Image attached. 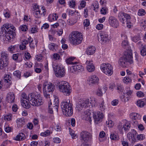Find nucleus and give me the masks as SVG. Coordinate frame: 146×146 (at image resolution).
I'll list each match as a JSON object with an SVG mask.
<instances>
[{
	"label": "nucleus",
	"mask_w": 146,
	"mask_h": 146,
	"mask_svg": "<svg viewBox=\"0 0 146 146\" xmlns=\"http://www.w3.org/2000/svg\"><path fill=\"white\" fill-rule=\"evenodd\" d=\"M137 96L139 97H143L144 96V93L141 91H138L137 93Z\"/></svg>",
	"instance_id": "774afa93"
},
{
	"label": "nucleus",
	"mask_w": 146,
	"mask_h": 146,
	"mask_svg": "<svg viewBox=\"0 0 146 146\" xmlns=\"http://www.w3.org/2000/svg\"><path fill=\"white\" fill-rule=\"evenodd\" d=\"M49 49L52 50H56L58 46L57 45L54 43H51L48 45Z\"/></svg>",
	"instance_id": "f704fd0d"
},
{
	"label": "nucleus",
	"mask_w": 146,
	"mask_h": 146,
	"mask_svg": "<svg viewBox=\"0 0 146 146\" xmlns=\"http://www.w3.org/2000/svg\"><path fill=\"white\" fill-rule=\"evenodd\" d=\"M49 101L48 104V110L49 113L51 114H52L53 113V111L52 110V108H51V107H52L54 109H55L57 111H58L59 104L58 100L57 99H55V100L54 101L53 105H52L51 101V100L50 98L49 99Z\"/></svg>",
	"instance_id": "f8f14e48"
},
{
	"label": "nucleus",
	"mask_w": 146,
	"mask_h": 146,
	"mask_svg": "<svg viewBox=\"0 0 146 146\" xmlns=\"http://www.w3.org/2000/svg\"><path fill=\"white\" fill-rule=\"evenodd\" d=\"M43 90L45 97L49 99L50 98V94H51L54 90V85L51 83L45 82L43 84Z\"/></svg>",
	"instance_id": "0eeeda50"
},
{
	"label": "nucleus",
	"mask_w": 146,
	"mask_h": 146,
	"mask_svg": "<svg viewBox=\"0 0 146 146\" xmlns=\"http://www.w3.org/2000/svg\"><path fill=\"white\" fill-rule=\"evenodd\" d=\"M97 95L99 96H102V95L103 92L102 89L100 88H98L96 92Z\"/></svg>",
	"instance_id": "13d9d810"
},
{
	"label": "nucleus",
	"mask_w": 146,
	"mask_h": 146,
	"mask_svg": "<svg viewBox=\"0 0 146 146\" xmlns=\"http://www.w3.org/2000/svg\"><path fill=\"white\" fill-rule=\"evenodd\" d=\"M28 29V27L26 25H21L19 27V30L22 31H26Z\"/></svg>",
	"instance_id": "79ce46f5"
},
{
	"label": "nucleus",
	"mask_w": 146,
	"mask_h": 146,
	"mask_svg": "<svg viewBox=\"0 0 146 146\" xmlns=\"http://www.w3.org/2000/svg\"><path fill=\"white\" fill-rule=\"evenodd\" d=\"M50 132L49 130H46L45 132H42L40 134V135L42 136H47L50 135Z\"/></svg>",
	"instance_id": "49530a36"
},
{
	"label": "nucleus",
	"mask_w": 146,
	"mask_h": 146,
	"mask_svg": "<svg viewBox=\"0 0 146 146\" xmlns=\"http://www.w3.org/2000/svg\"><path fill=\"white\" fill-rule=\"evenodd\" d=\"M22 97L21 98V105L23 107L28 108L29 107V106L28 104H27V106H26V105H24V101H26V102L27 101V99H28V98H27V96L25 93H22L21 95Z\"/></svg>",
	"instance_id": "a878e982"
},
{
	"label": "nucleus",
	"mask_w": 146,
	"mask_h": 146,
	"mask_svg": "<svg viewBox=\"0 0 146 146\" xmlns=\"http://www.w3.org/2000/svg\"><path fill=\"white\" fill-rule=\"evenodd\" d=\"M40 11H39V10H37V9L36 10V11H35V12L34 13V14L36 18H39L40 17L41 15L40 14Z\"/></svg>",
	"instance_id": "09e8293b"
},
{
	"label": "nucleus",
	"mask_w": 146,
	"mask_h": 146,
	"mask_svg": "<svg viewBox=\"0 0 146 146\" xmlns=\"http://www.w3.org/2000/svg\"><path fill=\"white\" fill-rule=\"evenodd\" d=\"M25 138V135L22 133H19L16 137L14 138V140L16 141H22Z\"/></svg>",
	"instance_id": "c85d7f7f"
},
{
	"label": "nucleus",
	"mask_w": 146,
	"mask_h": 146,
	"mask_svg": "<svg viewBox=\"0 0 146 146\" xmlns=\"http://www.w3.org/2000/svg\"><path fill=\"white\" fill-rule=\"evenodd\" d=\"M109 25L114 28H117L119 26V22L117 19L113 16H110L108 19Z\"/></svg>",
	"instance_id": "dca6fc26"
},
{
	"label": "nucleus",
	"mask_w": 146,
	"mask_h": 146,
	"mask_svg": "<svg viewBox=\"0 0 146 146\" xmlns=\"http://www.w3.org/2000/svg\"><path fill=\"white\" fill-rule=\"evenodd\" d=\"M76 20H73L72 19H69L67 20V23L69 25H72L76 23Z\"/></svg>",
	"instance_id": "a18cd8bd"
},
{
	"label": "nucleus",
	"mask_w": 146,
	"mask_h": 146,
	"mask_svg": "<svg viewBox=\"0 0 146 146\" xmlns=\"http://www.w3.org/2000/svg\"><path fill=\"white\" fill-rule=\"evenodd\" d=\"M14 31H12L11 30H8V32L5 33V36L6 40H9L13 38V37L15 35Z\"/></svg>",
	"instance_id": "4be33fe9"
},
{
	"label": "nucleus",
	"mask_w": 146,
	"mask_h": 146,
	"mask_svg": "<svg viewBox=\"0 0 146 146\" xmlns=\"http://www.w3.org/2000/svg\"><path fill=\"white\" fill-rule=\"evenodd\" d=\"M96 99L94 98H90V100L88 99L81 100L76 106L78 111H80L83 108H86L91 105L92 107L95 106L96 104Z\"/></svg>",
	"instance_id": "20e7f679"
},
{
	"label": "nucleus",
	"mask_w": 146,
	"mask_h": 146,
	"mask_svg": "<svg viewBox=\"0 0 146 146\" xmlns=\"http://www.w3.org/2000/svg\"><path fill=\"white\" fill-rule=\"evenodd\" d=\"M12 58L13 60L17 61L19 62H21L22 60V55L19 53L14 54L12 56Z\"/></svg>",
	"instance_id": "bb28decb"
},
{
	"label": "nucleus",
	"mask_w": 146,
	"mask_h": 146,
	"mask_svg": "<svg viewBox=\"0 0 146 146\" xmlns=\"http://www.w3.org/2000/svg\"><path fill=\"white\" fill-rule=\"evenodd\" d=\"M72 105L69 100L61 102V108L64 115L66 116L69 117L72 115L73 110Z\"/></svg>",
	"instance_id": "39448f33"
},
{
	"label": "nucleus",
	"mask_w": 146,
	"mask_h": 146,
	"mask_svg": "<svg viewBox=\"0 0 146 146\" xmlns=\"http://www.w3.org/2000/svg\"><path fill=\"white\" fill-rule=\"evenodd\" d=\"M121 45L122 47L124 48H125L127 47L128 46V44L127 41L126 40H123L122 42Z\"/></svg>",
	"instance_id": "8fccbe9b"
},
{
	"label": "nucleus",
	"mask_w": 146,
	"mask_h": 146,
	"mask_svg": "<svg viewBox=\"0 0 146 146\" xmlns=\"http://www.w3.org/2000/svg\"><path fill=\"white\" fill-rule=\"evenodd\" d=\"M58 17L56 13H52L50 14L48 17V20L50 22L56 20L58 18Z\"/></svg>",
	"instance_id": "cd10ccee"
},
{
	"label": "nucleus",
	"mask_w": 146,
	"mask_h": 146,
	"mask_svg": "<svg viewBox=\"0 0 146 146\" xmlns=\"http://www.w3.org/2000/svg\"><path fill=\"white\" fill-rule=\"evenodd\" d=\"M131 126V124L129 122L126 121L123 124L122 123H119L117 125V127L119 131L121 132H122L123 129L125 131L129 130Z\"/></svg>",
	"instance_id": "2eb2a0df"
},
{
	"label": "nucleus",
	"mask_w": 146,
	"mask_h": 146,
	"mask_svg": "<svg viewBox=\"0 0 146 146\" xmlns=\"http://www.w3.org/2000/svg\"><path fill=\"white\" fill-rule=\"evenodd\" d=\"M110 138L111 140L117 141L119 139V137L118 135L114 133H111L110 135Z\"/></svg>",
	"instance_id": "c9c22d12"
},
{
	"label": "nucleus",
	"mask_w": 146,
	"mask_h": 146,
	"mask_svg": "<svg viewBox=\"0 0 146 146\" xmlns=\"http://www.w3.org/2000/svg\"><path fill=\"white\" fill-rule=\"evenodd\" d=\"M7 62H5L4 60H3L2 59H0V69H3L5 67L7 66L8 64Z\"/></svg>",
	"instance_id": "473e14b6"
},
{
	"label": "nucleus",
	"mask_w": 146,
	"mask_h": 146,
	"mask_svg": "<svg viewBox=\"0 0 146 146\" xmlns=\"http://www.w3.org/2000/svg\"><path fill=\"white\" fill-rule=\"evenodd\" d=\"M54 70L57 77H62L64 76L65 74L64 68L60 64L54 65L53 66Z\"/></svg>",
	"instance_id": "9d476101"
},
{
	"label": "nucleus",
	"mask_w": 146,
	"mask_h": 146,
	"mask_svg": "<svg viewBox=\"0 0 146 146\" xmlns=\"http://www.w3.org/2000/svg\"><path fill=\"white\" fill-rule=\"evenodd\" d=\"M106 123L108 125V127H112L114 125V123L111 120H108L106 122Z\"/></svg>",
	"instance_id": "3c124183"
},
{
	"label": "nucleus",
	"mask_w": 146,
	"mask_h": 146,
	"mask_svg": "<svg viewBox=\"0 0 146 146\" xmlns=\"http://www.w3.org/2000/svg\"><path fill=\"white\" fill-rule=\"evenodd\" d=\"M137 105L140 107H142L145 105V103L143 101L141 100H138L136 103Z\"/></svg>",
	"instance_id": "ea45409f"
},
{
	"label": "nucleus",
	"mask_w": 146,
	"mask_h": 146,
	"mask_svg": "<svg viewBox=\"0 0 146 146\" xmlns=\"http://www.w3.org/2000/svg\"><path fill=\"white\" fill-rule=\"evenodd\" d=\"M36 58L37 60L39 62H41L43 60L42 56L41 54L36 55Z\"/></svg>",
	"instance_id": "864d4df0"
},
{
	"label": "nucleus",
	"mask_w": 146,
	"mask_h": 146,
	"mask_svg": "<svg viewBox=\"0 0 146 146\" xmlns=\"http://www.w3.org/2000/svg\"><path fill=\"white\" fill-rule=\"evenodd\" d=\"M91 115V113L89 111H85L82 116V119L84 120L88 121L90 123H91L92 121Z\"/></svg>",
	"instance_id": "5701e85b"
},
{
	"label": "nucleus",
	"mask_w": 146,
	"mask_h": 146,
	"mask_svg": "<svg viewBox=\"0 0 146 146\" xmlns=\"http://www.w3.org/2000/svg\"><path fill=\"white\" fill-rule=\"evenodd\" d=\"M118 100L116 99L114 100L111 102V104L113 106H116L118 104Z\"/></svg>",
	"instance_id": "69168bd1"
},
{
	"label": "nucleus",
	"mask_w": 146,
	"mask_h": 146,
	"mask_svg": "<svg viewBox=\"0 0 146 146\" xmlns=\"http://www.w3.org/2000/svg\"><path fill=\"white\" fill-rule=\"evenodd\" d=\"M104 117L103 114L99 111H98L95 113H94L93 114V117L94 120V122L96 124H98V123L101 122L104 118Z\"/></svg>",
	"instance_id": "ddd939ff"
},
{
	"label": "nucleus",
	"mask_w": 146,
	"mask_h": 146,
	"mask_svg": "<svg viewBox=\"0 0 146 146\" xmlns=\"http://www.w3.org/2000/svg\"><path fill=\"white\" fill-rule=\"evenodd\" d=\"M146 13V12L145 10L143 9H140L138 13V15L139 16L144 15Z\"/></svg>",
	"instance_id": "de8ad7c7"
},
{
	"label": "nucleus",
	"mask_w": 146,
	"mask_h": 146,
	"mask_svg": "<svg viewBox=\"0 0 146 146\" xmlns=\"http://www.w3.org/2000/svg\"><path fill=\"white\" fill-rule=\"evenodd\" d=\"M132 40L135 42H136L139 40L140 39L139 35L136 36H134L132 38Z\"/></svg>",
	"instance_id": "4d7b16f0"
},
{
	"label": "nucleus",
	"mask_w": 146,
	"mask_h": 146,
	"mask_svg": "<svg viewBox=\"0 0 146 146\" xmlns=\"http://www.w3.org/2000/svg\"><path fill=\"white\" fill-rule=\"evenodd\" d=\"M2 33H3L4 31V33H6L8 32V30H11L13 31H15L16 29L15 27L9 23L5 24L3 25V27L1 28Z\"/></svg>",
	"instance_id": "a211bd4d"
},
{
	"label": "nucleus",
	"mask_w": 146,
	"mask_h": 146,
	"mask_svg": "<svg viewBox=\"0 0 146 146\" xmlns=\"http://www.w3.org/2000/svg\"><path fill=\"white\" fill-rule=\"evenodd\" d=\"M141 54L143 56L146 55V44H145L141 49Z\"/></svg>",
	"instance_id": "58836bf2"
},
{
	"label": "nucleus",
	"mask_w": 146,
	"mask_h": 146,
	"mask_svg": "<svg viewBox=\"0 0 146 146\" xmlns=\"http://www.w3.org/2000/svg\"><path fill=\"white\" fill-rule=\"evenodd\" d=\"M37 42H34L33 41V42H31L29 43V46L32 49L35 48V45H36Z\"/></svg>",
	"instance_id": "5fc2aeb1"
},
{
	"label": "nucleus",
	"mask_w": 146,
	"mask_h": 146,
	"mask_svg": "<svg viewBox=\"0 0 146 146\" xmlns=\"http://www.w3.org/2000/svg\"><path fill=\"white\" fill-rule=\"evenodd\" d=\"M137 133L135 130H133L132 132H129L127 134V137L132 143L137 141L136 136Z\"/></svg>",
	"instance_id": "6ab92c4d"
},
{
	"label": "nucleus",
	"mask_w": 146,
	"mask_h": 146,
	"mask_svg": "<svg viewBox=\"0 0 146 146\" xmlns=\"http://www.w3.org/2000/svg\"><path fill=\"white\" fill-rule=\"evenodd\" d=\"M25 57L26 59L29 60L31 57V56L29 53L26 52L25 53Z\"/></svg>",
	"instance_id": "e2e57ef3"
},
{
	"label": "nucleus",
	"mask_w": 146,
	"mask_h": 146,
	"mask_svg": "<svg viewBox=\"0 0 146 146\" xmlns=\"http://www.w3.org/2000/svg\"><path fill=\"white\" fill-rule=\"evenodd\" d=\"M131 118L132 119L136 120L139 117V115L137 113H132L130 114Z\"/></svg>",
	"instance_id": "72a5a7b5"
},
{
	"label": "nucleus",
	"mask_w": 146,
	"mask_h": 146,
	"mask_svg": "<svg viewBox=\"0 0 146 146\" xmlns=\"http://www.w3.org/2000/svg\"><path fill=\"white\" fill-rule=\"evenodd\" d=\"M99 108L100 110L102 111H104L106 108L105 105V102L103 100L101 102H100L99 103Z\"/></svg>",
	"instance_id": "2f4dec72"
},
{
	"label": "nucleus",
	"mask_w": 146,
	"mask_h": 146,
	"mask_svg": "<svg viewBox=\"0 0 146 146\" xmlns=\"http://www.w3.org/2000/svg\"><path fill=\"white\" fill-rule=\"evenodd\" d=\"M128 63L130 64H132L133 63L132 53L130 51L125 52L123 57L121 58L119 62V64L123 67L127 66Z\"/></svg>",
	"instance_id": "7ed1b4c3"
},
{
	"label": "nucleus",
	"mask_w": 146,
	"mask_h": 146,
	"mask_svg": "<svg viewBox=\"0 0 146 146\" xmlns=\"http://www.w3.org/2000/svg\"><path fill=\"white\" fill-rule=\"evenodd\" d=\"M38 10L40 11V13L41 16L42 15L44 16L46 14V10L45 7L43 6L41 7V9H38Z\"/></svg>",
	"instance_id": "4c0bfd02"
},
{
	"label": "nucleus",
	"mask_w": 146,
	"mask_h": 146,
	"mask_svg": "<svg viewBox=\"0 0 146 146\" xmlns=\"http://www.w3.org/2000/svg\"><path fill=\"white\" fill-rule=\"evenodd\" d=\"M118 18L119 20L123 24H126L127 27L128 28H130L131 25L129 24V23H130V16L128 14L123 12H120L118 14Z\"/></svg>",
	"instance_id": "6e6552de"
},
{
	"label": "nucleus",
	"mask_w": 146,
	"mask_h": 146,
	"mask_svg": "<svg viewBox=\"0 0 146 146\" xmlns=\"http://www.w3.org/2000/svg\"><path fill=\"white\" fill-rule=\"evenodd\" d=\"M100 69L102 72L107 75L111 76L113 74V67L109 63H104L102 64L100 66Z\"/></svg>",
	"instance_id": "1a4fd4ad"
},
{
	"label": "nucleus",
	"mask_w": 146,
	"mask_h": 146,
	"mask_svg": "<svg viewBox=\"0 0 146 146\" xmlns=\"http://www.w3.org/2000/svg\"><path fill=\"white\" fill-rule=\"evenodd\" d=\"M81 140L86 142L90 141L92 139V135L88 132L86 131H82L80 134Z\"/></svg>",
	"instance_id": "f3484780"
},
{
	"label": "nucleus",
	"mask_w": 146,
	"mask_h": 146,
	"mask_svg": "<svg viewBox=\"0 0 146 146\" xmlns=\"http://www.w3.org/2000/svg\"><path fill=\"white\" fill-rule=\"evenodd\" d=\"M83 39L82 34L78 31L72 32L69 35V40L70 43L74 45L80 44Z\"/></svg>",
	"instance_id": "f03ea898"
},
{
	"label": "nucleus",
	"mask_w": 146,
	"mask_h": 146,
	"mask_svg": "<svg viewBox=\"0 0 146 146\" xmlns=\"http://www.w3.org/2000/svg\"><path fill=\"white\" fill-rule=\"evenodd\" d=\"M86 67L88 71L89 72L94 71L95 70V66L92 63V61L87 60L86 61Z\"/></svg>",
	"instance_id": "412c9836"
},
{
	"label": "nucleus",
	"mask_w": 146,
	"mask_h": 146,
	"mask_svg": "<svg viewBox=\"0 0 146 146\" xmlns=\"http://www.w3.org/2000/svg\"><path fill=\"white\" fill-rule=\"evenodd\" d=\"M24 119L23 118L18 119L16 120V122L18 127H21L25 123Z\"/></svg>",
	"instance_id": "7c9ffc66"
},
{
	"label": "nucleus",
	"mask_w": 146,
	"mask_h": 146,
	"mask_svg": "<svg viewBox=\"0 0 146 146\" xmlns=\"http://www.w3.org/2000/svg\"><path fill=\"white\" fill-rule=\"evenodd\" d=\"M15 50V46L11 45L9 46L8 49V51L11 53H13Z\"/></svg>",
	"instance_id": "bf43d9fd"
},
{
	"label": "nucleus",
	"mask_w": 146,
	"mask_h": 146,
	"mask_svg": "<svg viewBox=\"0 0 146 146\" xmlns=\"http://www.w3.org/2000/svg\"><path fill=\"white\" fill-rule=\"evenodd\" d=\"M75 58L74 57H71L67 59L66 60V62L68 64H75L74 62L72 61L74 60Z\"/></svg>",
	"instance_id": "e433bc0d"
},
{
	"label": "nucleus",
	"mask_w": 146,
	"mask_h": 146,
	"mask_svg": "<svg viewBox=\"0 0 146 146\" xmlns=\"http://www.w3.org/2000/svg\"><path fill=\"white\" fill-rule=\"evenodd\" d=\"M88 81L90 84H95L98 83L99 79L96 76L94 75L89 78Z\"/></svg>",
	"instance_id": "b1692460"
},
{
	"label": "nucleus",
	"mask_w": 146,
	"mask_h": 146,
	"mask_svg": "<svg viewBox=\"0 0 146 146\" xmlns=\"http://www.w3.org/2000/svg\"><path fill=\"white\" fill-rule=\"evenodd\" d=\"M132 81L131 78L128 76H126L124 78L123 81L124 83L127 84L131 82Z\"/></svg>",
	"instance_id": "c03bdc74"
},
{
	"label": "nucleus",
	"mask_w": 146,
	"mask_h": 146,
	"mask_svg": "<svg viewBox=\"0 0 146 146\" xmlns=\"http://www.w3.org/2000/svg\"><path fill=\"white\" fill-rule=\"evenodd\" d=\"M28 98L30 104L33 106H38L44 103V101L42 97L36 92L29 94L28 95Z\"/></svg>",
	"instance_id": "f257e3e1"
},
{
	"label": "nucleus",
	"mask_w": 146,
	"mask_h": 146,
	"mask_svg": "<svg viewBox=\"0 0 146 146\" xmlns=\"http://www.w3.org/2000/svg\"><path fill=\"white\" fill-rule=\"evenodd\" d=\"M100 37L98 36L99 41L102 44L107 43L109 42L110 37L108 33L102 31L99 34Z\"/></svg>",
	"instance_id": "9b49d317"
},
{
	"label": "nucleus",
	"mask_w": 146,
	"mask_h": 146,
	"mask_svg": "<svg viewBox=\"0 0 146 146\" xmlns=\"http://www.w3.org/2000/svg\"><path fill=\"white\" fill-rule=\"evenodd\" d=\"M11 79V77L9 75L6 74L4 76V80L5 82L8 83L10 81Z\"/></svg>",
	"instance_id": "a19ab883"
},
{
	"label": "nucleus",
	"mask_w": 146,
	"mask_h": 146,
	"mask_svg": "<svg viewBox=\"0 0 146 146\" xmlns=\"http://www.w3.org/2000/svg\"><path fill=\"white\" fill-rule=\"evenodd\" d=\"M90 24L89 20L86 19L84 20V25L85 26L88 27L89 26Z\"/></svg>",
	"instance_id": "680f3d73"
},
{
	"label": "nucleus",
	"mask_w": 146,
	"mask_h": 146,
	"mask_svg": "<svg viewBox=\"0 0 146 146\" xmlns=\"http://www.w3.org/2000/svg\"><path fill=\"white\" fill-rule=\"evenodd\" d=\"M5 62L6 61L8 63V60L9 59V57L8 54L6 52H2L1 53V58Z\"/></svg>",
	"instance_id": "c756f323"
},
{
	"label": "nucleus",
	"mask_w": 146,
	"mask_h": 146,
	"mask_svg": "<svg viewBox=\"0 0 146 146\" xmlns=\"http://www.w3.org/2000/svg\"><path fill=\"white\" fill-rule=\"evenodd\" d=\"M117 90H118V92H122L123 90V86L121 85H117Z\"/></svg>",
	"instance_id": "338daca9"
},
{
	"label": "nucleus",
	"mask_w": 146,
	"mask_h": 146,
	"mask_svg": "<svg viewBox=\"0 0 146 146\" xmlns=\"http://www.w3.org/2000/svg\"><path fill=\"white\" fill-rule=\"evenodd\" d=\"M141 26L142 29L144 30H146V21L145 20H142L140 22Z\"/></svg>",
	"instance_id": "37998d69"
},
{
	"label": "nucleus",
	"mask_w": 146,
	"mask_h": 146,
	"mask_svg": "<svg viewBox=\"0 0 146 146\" xmlns=\"http://www.w3.org/2000/svg\"><path fill=\"white\" fill-rule=\"evenodd\" d=\"M58 87L60 92L66 96H69L71 92V87L68 83L65 81H62L59 83Z\"/></svg>",
	"instance_id": "423d86ee"
},
{
	"label": "nucleus",
	"mask_w": 146,
	"mask_h": 146,
	"mask_svg": "<svg viewBox=\"0 0 146 146\" xmlns=\"http://www.w3.org/2000/svg\"><path fill=\"white\" fill-rule=\"evenodd\" d=\"M14 75L16 76L18 78H20L21 74V72L19 71H16L14 72L13 73Z\"/></svg>",
	"instance_id": "603ef678"
},
{
	"label": "nucleus",
	"mask_w": 146,
	"mask_h": 146,
	"mask_svg": "<svg viewBox=\"0 0 146 146\" xmlns=\"http://www.w3.org/2000/svg\"><path fill=\"white\" fill-rule=\"evenodd\" d=\"M136 138L138 140H142L145 138L144 135L143 134H140L137 135Z\"/></svg>",
	"instance_id": "052dcab7"
},
{
	"label": "nucleus",
	"mask_w": 146,
	"mask_h": 146,
	"mask_svg": "<svg viewBox=\"0 0 146 146\" xmlns=\"http://www.w3.org/2000/svg\"><path fill=\"white\" fill-rule=\"evenodd\" d=\"M12 117V115L11 114H9L6 115L4 117V119L7 121H10Z\"/></svg>",
	"instance_id": "6e6d98bb"
},
{
	"label": "nucleus",
	"mask_w": 146,
	"mask_h": 146,
	"mask_svg": "<svg viewBox=\"0 0 146 146\" xmlns=\"http://www.w3.org/2000/svg\"><path fill=\"white\" fill-rule=\"evenodd\" d=\"M96 50L95 47L93 46H90L88 47L86 49V53L88 55H91L94 54Z\"/></svg>",
	"instance_id": "393cba45"
},
{
	"label": "nucleus",
	"mask_w": 146,
	"mask_h": 146,
	"mask_svg": "<svg viewBox=\"0 0 146 146\" xmlns=\"http://www.w3.org/2000/svg\"><path fill=\"white\" fill-rule=\"evenodd\" d=\"M15 96L13 93L9 92L8 93L6 96V100L9 103H12L14 102Z\"/></svg>",
	"instance_id": "aec40b11"
},
{
	"label": "nucleus",
	"mask_w": 146,
	"mask_h": 146,
	"mask_svg": "<svg viewBox=\"0 0 146 146\" xmlns=\"http://www.w3.org/2000/svg\"><path fill=\"white\" fill-rule=\"evenodd\" d=\"M60 23L61 26L63 28H65L66 26V24L65 21L62 20H60Z\"/></svg>",
	"instance_id": "0e129e2a"
},
{
	"label": "nucleus",
	"mask_w": 146,
	"mask_h": 146,
	"mask_svg": "<svg viewBox=\"0 0 146 146\" xmlns=\"http://www.w3.org/2000/svg\"><path fill=\"white\" fill-rule=\"evenodd\" d=\"M74 63L75 64H74L70 68V71L71 72H80L83 70V67L81 65L77 64L76 62H74Z\"/></svg>",
	"instance_id": "4468645a"
}]
</instances>
